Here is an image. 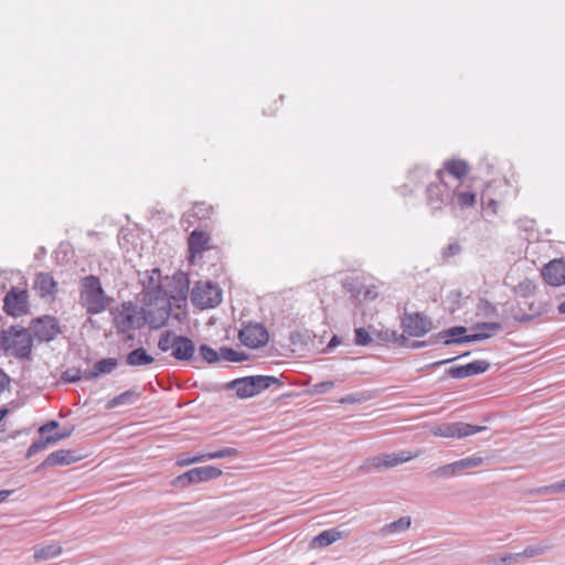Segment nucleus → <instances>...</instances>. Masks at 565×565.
Returning a JSON list of instances; mask_svg holds the SVG:
<instances>
[{"instance_id":"c756f323","label":"nucleus","mask_w":565,"mask_h":565,"mask_svg":"<svg viewBox=\"0 0 565 565\" xmlns=\"http://www.w3.org/2000/svg\"><path fill=\"white\" fill-rule=\"evenodd\" d=\"M455 199L460 209L472 207L476 204V193L471 191H459L455 190Z\"/></svg>"},{"instance_id":"a211bd4d","label":"nucleus","mask_w":565,"mask_h":565,"mask_svg":"<svg viewBox=\"0 0 565 565\" xmlns=\"http://www.w3.org/2000/svg\"><path fill=\"white\" fill-rule=\"evenodd\" d=\"M544 280L551 286H562L565 284V262L563 259H553L542 269Z\"/></svg>"},{"instance_id":"72a5a7b5","label":"nucleus","mask_w":565,"mask_h":565,"mask_svg":"<svg viewBox=\"0 0 565 565\" xmlns=\"http://www.w3.org/2000/svg\"><path fill=\"white\" fill-rule=\"evenodd\" d=\"M221 359H224L230 362H242L247 359V355L243 352H238L232 348H221L220 350Z\"/></svg>"},{"instance_id":"9d476101","label":"nucleus","mask_w":565,"mask_h":565,"mask_svg":"<svg viewBox=\"0 0 565 565\" xmlns=\"http://www.w3.org/2000/svg\"><path fill=\"white\" fill-rule=\"evenodd\" d=\"M486 426H477L462 422L441 423L430 428L431 435L443 438H466L486 430Z\"/></svg>"},{"instance_id":"cd10ccee","label":"nucleus","mask_w":565,"mask_h":565,"mask_svg":"<svg viewBox=\"0 0 565 565\" xmlns=\"http://www.w3.org/2000/svg\"><path fill=\"white\" fill-rule=\"evenodd\" d=\"M160 278L161 271L158 268H153L150 271H146L145 277L141 280L143 286L142 296L145 295V292L152 291L153 289L157 288H162Z\"/></svg>"},{"instance_id":"a878e982","label":"nucleus","mask_w":565,"mask_h":565,"mask_svg":"<svg viewBox=\"0 0 565 565\" xmlns=\"http://www.w3.org/2000/svg\"><path fill=\"white\" fill-rule=\"evenodd\" d=\"M342 537V534L337 529H329L322 531L317 536L312 539L311 545L312 547H327L332 543L337 542Z\"/></svg>"},{"instance_id":"603ef678","label":"nucleus","mask_w":565,"mask_h":565,"mask_svg":"<svg viewBox=\"0 0 565 565\" xmlns=\"http://www.w3.org/2000/svg\"><path fill=\"white\" fill-rule=\"evenodd\" d=\"M58 422L51 420L39 428V433L43 436L45 433L51 431L58 427Z\"/></svg>"},{"instance_id":"412c9836","label":"nucleus","mask_w":565,"mask_h":565,"mask_svg":"<svg viewBox=\"0 0 565 565\" xmlns=\"http://www.w3.org/2000/svg\"><path fill=\"white\" fill-rule=\"evenodd\" d=\"M34 289L41 298H53L57 292V282L49 273H39L34 280Z\"/></svg>"},{"instance_id":"de8ad7c7","label":"nucleus","mask_w":565,"mask_h":565,"mask_svg":"<svg viewBox=\"0 0 565 565\" xmlns=\"http://www.w3.org/2000/svg\"><path fill=\"white\" fill-rule=\"evenodd\" d=\"M521 557H522L521 553H511V554H505L503 556H500L499 558L494 559L493 562L497 565H501V564H505V563H510V562H516Z\"/></svg>"},{"instance_id":"774afa93","label":"nucleus","mask_w":565,"mask_h":565,"mask_svg":"<svg viewBox=\"0 0 565 565\" xmlns=\"http://www.w3.org/2000/svg\"><path fill=\"white\" fill-rule=\"evenodd\" d=\"M564 492H565V478L562 480Z\"/></svg>"},{"instance_id":"dca6fc26","label":"nucleus","mask_w":565,"mask_h":565,"mask_svg":"<svg viewBox=\"0 0 565 565\" xmlns=\"http://www.w3.org/2000/svg\"><path fill=\"white\" fill-rule=\"evenodd\" d=\"M137 306L131 301L122 302L114 313V324L118 332L126 333L135 328Z\"/></svg>"},{"instance_id":"f8f14e48","label":"nucleus","mask_w":565,"mask_h":565,"mask_svg":"<svg viewBox=\"0 0 565 565\" xmlns=\"http://www.w3.org/2000/svg\"><path fill=\"white\" fill-rule=\"evenodd\" d=\"M401 327L409 337H423L431 330L433 321L422 312H404Z\"/></svg>"},{"instance_id":"a19ab883","label":"nucleus","mask_w":565,"mask_h":565,"mask_svg":"<svg viewBox=\"0 0 565 565\" xmlns=\"http://www.w3.org/2000/svg\"><path fill=\"white\" fill-rule=\"evenodd\" d=\"M461 252V246L458 242L454 241V242H450L448 245H446L443 249H441V256L444 259H447L449 257H454L458 254H460Z\"/></svg>"},{"instance_id":"09e8293b","label":"nucleus","mask_w":565,"mask_h":565,"mask_svg":"<svg viewBox=\"0 0 565 565\" xmlns=\"http://www.w3.org/2000/svg\"><path fill=\"white\" fill-rule=\"evenodd\" d=\"M205 460V457H203V455H199V456H195V457H189L186 455H183L182 458H180L178 460V463L181 465V466H185V465H191V463H194V462H200V461H203Z\"/></svg>"},{"instance_id":"9b49d317","label":"nucleus","mask_w":565,"mask_h":565,"mask_svg":"<svg viewBox=\"0 0 565 565\" xmlns=\"http://www.w3.org/2000/svg\"><path fill=\"white\" fill-rule=\"evenodd\" d=\"M222 475V470L214 466H204L193 468L173 480L175 487H189L190 484L210 481L218 478Z\"/></svg>"},{"instance_id":"13d9d810","label":"nucleus","mask_w":565,"mask_h":565,"mask_svg":"<svg viewBox=\"0 0 565 565\" xmlns=\"http://www.w3.org/2000/svg\"><path fill=\"white\" fill-rule=\"evenodd\" d=\"M379 337L381 340H384V341H392V335H391V331L386 330L384 332H380L379 333Z\"/></svg>"},{"instance_id":"ddd939ff","label":"nucleus","mask_w":565,"mask_h":565,"mask_svg":"<svg viewBox=\"0 0 565 565\" xmlns=\"http://www.w3.org/2000/svg\"><path fill=\"white\" fill-rule=\"evenodd\" d=\"M239 341L247 348L258 349L268 343L269 334L260 323H247L238 333Z\"/></svg>"},{"instance_id":"20e7f679","label":"nucleus","mask_w":565,"mask_h":565,"mask_svg":"<svg viewBox=\"0 0 565 565\" xmlns=\"http://www.w3.org/2000/svg\"><path fill=\"white\" fill-rule=\"evenodd\" d=\"M79 298L82 306L86 309L88 315H99L104 312L113 301L103 289L99 278L94 275L82 278Z\"/></svg>"},{"instance_id":"c03bdc74","label":"nucleus","mask_w":565,"mask_h":565,"mask_svg":"<svg viewBox=\"0 0 565 565\" xmlns=\"http://www.w3.org/2000/svg\"><path fill=\"white\" fill-rule=\"evenodd\" d=\"M74 428H64L62 431L47 436V443L53 445L72 436Z\"/></svg>"},{"instance_id":"8fccbe9b","label":"nucleus","mask_w":565,"mask_h":565,"mask_svg":"<svg viewBox=\"0 0 565 565\" xmlns=\"http://www.w3.org/2000/svg\"><path fill=\"white\" fill-rule=\"evenodd\" d=\"M392 335V342L398 344L399 347H405L408 343V339L404 335L398 333L397 331H391Z\"/></svg>"},{"instance_id":"58836bf2","label":"nucleus","mask_w":565,"mask_h":565,"mask_svg":"<svg viewBox=\"0 0 565 565\" xmlns=\"http://www.w3.org/2000/svg\"><path fill=\"white\" fill-rule=\"evenodd\" d=\"M484 459L480 456H471L467 458H462L458 460L460 468L462 470L480 467L483 463Z\"/></svg>"},{"instance_id":"5fc2aeb1","label":"nucleus","mask_w":565,"mask_h":565,"mask_svg":"<svg viewBox=\"0 0 565 565\" xmlns=\"http://www.w3.org/2000/svg\"><path fill=\"white\" fill-rule=\"evenodd\" d=\"M340 343V339L337 337V335H333L330 340V342L328 343L327 348H326V351H330L332 350L333 348H335L338 344Z\"/></svg>"},{"instance_id":"f03ea898","label":"nucleus","mask_w":565,"mask_h":565,"mask_svg":"<svg viewBox=\"0 0 565 565\" xmlns=\"http://www.w3.org/2000/svg\"><path fill=\"white\" fill-rule=\"evenodd\" d=\"M145 322L151 329L162 328L171 312V302L163 288H157L145 292L140 308Z\"/></svg>"},{"instance_id":"4c0bfd02","label":"nucleus","mask_w":565,"mask_h":565,"mask_svg":"<svg viewBox=\"0 0 565 565\" xmlns=\"http://www.w3.org/2000/svg\"><path fill=\"white\" fill-rule=\"evenodd\" d=\"M354 342L358 345H369L372 342V338L366 329L358 328L354 330Z\"/></svg>"},{"instance_id":"0eeeda50","label":"nucleus","mask_w":565,"mask_h":565,"mask_svg":"<svg viewBox=\"0 0 565 565\" xmlns=\"http://www.w3.org/2000/svg\"><path fill=\"white\" fill-rule=\"evenodd\" d=\"M158 348L162 352L171 351V355L178 361H190L195 353V345L190 338L177 335L170 330L160 335Z\"/></svg>"},{"instance_id":"49530a36","label":"nucleus","mask_w":565,"mask_h":565,"mask_svg":"<svg viewBox=\"0 0 565 565\" xmlns=\"http://www.w3.org/2000/svg\"><path fill=\"white\" fill-rule=\"evenodd\" d=\"M364 401V396L361 393H351L339 399L340 404H355Z\"/></svg>"},{"instance_id":"39448f33","label":"nucleus","mask_w":565,"mask_h":565,"mask_svg":"<svg viewBox=\"0 0 565 565\" xmlns=\"http://www.w3.org/2000/svg\"><path fill=\"white\" fill-rule=\"evenodd\" d=\"M33 348L32 334L25 329L12 326L3 330L2 350L19 360L30 359Z\"/></svg>"},{"instance_id":"1a4fd4ad","label":"nucleus","mask_w":565,"mask_h":565,"mask_svg":"<svg viewBox=\"0 0 565 565\" xmlns=\"http://www.w3.org/2000/svg\"><path fill=\"white\" fill-rule=\"evenodd\" d=\"M418 456V452L412 454L406 450L391 454H382L380 456L372 457L363 465L359 467L360 470L371 472L372 470H381L396 467L405 463Z\"/></svg>"},{"instance_id":"b1692460","label":"nucleus","mask_w":565,"mask_h":565,"mask_svg":"<svg viewBox=\"0 0 565 565\" xmlns=\"http://www.w3.org/2000/svg\"><path fill=\"white\" fill-rule=\"evenodd\" d=\"M141 393L137 390H128L124 393L110 398L107 404V409H113L122 405H132L139 401Z\"/></svg>"},{"instance_id":"7ed1b4c3","label":"nucleus","mask_w":565,"mask_h":565,"mask_svg":"<svg viewBox=\"0 0 565 565\" xmlns=\"http://www.w3.org/2000/svg\"><path fill=\"white\" fill-rule=\"evenodd\" d=\"M473 329L478 332L472 334H465L467 332V328L457 326L443 330L437 335H435V338L436 340H443L445 345L477 342L489 339L498 331H501L502 324L499 322H481L475 324Z\"/></svg>"},{"instance_id":"423d86ee","label":"nucleus","mask_w":565,"mask_h":565,"mask_svg":"<svg viewBox=\"0 0 565 565\" xmlns=\"http://www.w3.org/2000/svg\"><path fill=\"white\" fill-rule=\"evenodd\" d=\"M273 384H280V381L275 376L254 375L235 379L226 383L224 388L234 390L238 398H249L262 393Z\"/></svg>"},{"instance_id":"4d7b16f0","label":"nucleus","mask_w":565,"mask_h":565,"mask_svg":"<svg viewBox=\"0 0 565 565\" xmlns=\"http://www.w3.org/2000/svg\"><path fill=\"white\" fill-rule=\"evenodd\" d=\"M429 343H431V341H413L409 347L412 349H419L428 345Z\"/></svg>"},{"instance_id":"864d4df0","label":"nucleus","mask_w":565,"mask_h":565,"mask_svg":"<svg viewBox=\"0 0 565 565\" xmlns=\"http://www.w3.org/2000/svg\"><path fill=\"white\" fill-rule=\"evenodd\" d=\"M457 358H451V359H446V360H441V361H437V362H434L429 365H427L426 367H437V366H441V365H445V364H448L452 361H455Z\"/></svg>"},{"instance_id":"e2e57ef3","label":"nucleus","mask_w":565,"mask_h":565,"mask_svg":"<svg viewBox=\"0 0 565 565\" xmlns=\"http://www.w3.org/2000/svg\"><path fill=\"white\" fill-rule=\"evenodd\" d=\"M364 297H365L366 299H374V298L376 297V292H375V291H373V290L367 289V290L365 291Z\"/></svg>"},{"instance_id":"bf43d9fd","label":"nucleus","mask_w":565,"mask_h":565,"mask_svg":"<svg viewBox=\"0 0 565 565\" xmlns=\"http://www.w3.org/2000/svg\"><path fill=\"white\" fill-rule=\"evenodd\" d=\"M12 490H1L0 491V503L7 500V498L12 493Z\"/></svg>"},{"instance_id":"393cba45","label":"nucleus","mask_w":565,"mask_h":565,"mask_svg":"<svg viewBox=\"0 0 565 565\" xmlns=\"http://www.w3.org/2000/svg\"><path fill=\"white\" fill-rule=\"evenodd\" d=\"M153 361L154 359L141 347L134 349L126 356V363L129 366H145L151 364Z\"/></svg>"},{"instance_id":"4468645a","label":"nucleus","mask_w":565,"mask_h":565,"mask_svg":"<svg viewBox=\"0 0 565 565\" xmlns=\"http://www.w3.org/2000/svg\"><path fill=\"white\" fill-rule=\"evenodd\" d=\"M28 298L29 295L25 289L12 287L3 299L4 311L13 317L25 315L29 309Z\"/></svg>"},{"instance_id":"6e6552de","label":"nucleus","mask_w":565,"mask_h":565,"mask_svg":"<svg viewBox=\"0 0 565 565\" xmlns=\"http://www.w3.org/2000/svg\"><path fill=\"white\" fill-rule=\"evenodd\" d=\"M191 301L201 309L214 308L222 301V291L211 281H198L191 291Z\"/></svg>"},{"instance_id":"f257e3e1","label":"nucleus","mask_w":565,"mask_h":565,"mask_svg":"<svg viewBox=\"0 0 565 565\" xmlns=\"http://www.w3.org/2000/svg\"><path fill=\"white\" fill-rule=\"evenodd\" d=\"M445 171L436 170L433 174L424 167H415L409 171L408 180L415 185L426 186V204L433 215L443 211L445 207H454L455 189L444 181Z\"/></svg>"},{"instance_id":"4be33fe9","label":"nucleus","mask_w":565,"mask_h":565,"mask_svg":"<svg viewBox=\"0 0 565 565\" xmlns=\"http://www.w3.org/2000/svg\"><path fill=\"white\" fill-rule=\"evenodd\" d=\"M210 236L199 230H194L188 239L189 253L192 257L202 254L204 250L210 249Z\"/></svg>"},{"instance_id":"6ab92c4d","label":"nucleus","mask_w":565,"mask_h":565,"mask_svg":"<svg viewBox=\"0 0 565 565\" xmlns=\"http://www.w3.org/2000/svg\"><path fill=\"white\" fill-rule=\"evenodd\" d=\"M79 459L81 456L76 455L75 451L68 449H60L50 454L39 466V469L55 466H68L78 461Z\"/></svg>"},{"instance_id":"e433bc0d","label":"nucleus","mask_w":565,"mask_h":565,"mask_svg":"<svg viewBox=\"0 0 565 565\" xmlns=\"http://www.w3.org/2000/svg\"><path fill=\"white\" fill-rule=\"evenodd\" d=\"M53 445L52 443H47V436L42 437L41 439L32 443L26 450V458H31L38 452L44 450L47 446Z\"/></svg>"},{"instance_id":"f3484780","label":"nucleus","mask_w":565,"mask_h":565,"mask_svg":"<svg viewBox=\"0 0 565 565\" xmlns=\"http://www.w3.org/2000/svg\"><path fill=\"white\" fill-rule=\"evenodd\" d=\"M490 363L486 360H476L466 365L452 366L447 370V374L452 379H466L489 370Z\"/></svg>"},{"instance_id":"bb28decb","label":"nucleus","mask_w":565,"mask_h":565,"mask_svg":"<svg viewBox=\"0 0 565 565\" xmlns=\"http://www.w3.org/2000/svg\"><path fill=\"white\" fill-rule=\"evenodd\" d=\"M61 553V545L58 543H52L44 546H35L33 556L35 561H47L57 557Z\"/></svg>"},{"instance_id":"2eb2a0df","label":"nucleus","mask_w":565,"mask_h":565,"mask_svg":"<svg viewBox=\"0 0 565 565\" xmlns=\"http://www.w3.org/2000/svg\"><path fill=\"white\" fill-rule=\"evenodd\" d=\"M31 330L39 342H50L61 333L57 320L50 316L34 319Z\"/></svg>"},{"instance_id":"c9c22d12","label":"nucleus","mask_w":565,"mask_h":565,"mask_svg":"<svg viewBox=\"0 0 565 565\" xmlns=\"http://www.w3.org/2000/svg\"><path fill=\"white\" fill-rule=\"evenodd\" d=\"M237 452L238 451L235 448L224 447L217 451L203 454V457H205V459H221L226 457H234L237 455Z\"/></svg>"},{"instance_id":"69168bd1","label":"nucleus","mask_w":565,"mask_h":565,"mask_svg":"<svg viewBox=\"0 0 565 565\" xmlns=\"http://www.w3.org/2000/svg\"><path fill=\"white\" fill-rule=\"evenodd\" d=\"M559 313L565 315V301L561 302L557 307Z\"/></svg>"},{"instance_id":"0e129e2a","label":"nucleus","mask_w":565,"mask_h":565,"mask_svg":"<svg viewBox=\"0 0 565 565\" xmlns=\"http://www.w3.org/2000/svg\"><path fill=\"white\" fill-rule=\"evenodd\" d=\"M9 409L7 407L0 408V422L8 415Z\"/></svg>"},{"instance_id":"2f4dec72","label":"nucleus","mask_w":565,"mask_h":565,"mask_svg":"<svg viewBox=\"0 0 565 565\" xmlns=\"http://www.w3.org/2000/svg\"><path fill=\"white\" fill-rule=\"evenodd\" d=\"M411 518L402 516L398 520L386 524L384 531L387 533L404 532L411 526Z\"/></svg>"},{"instance_id":"052dcab7","label":"nucleus","mask_w":565,"mask_h":565,"mask_svg":"<svg viewBox=\"0 0 565 565\" xmlns=\"http://www.w3.org/2000/svg\"><path fill=\"white\" fill-rule=\"evenodd\" d=\"M515 319L520 322L530 321L532 319V316L523 313L521 316L515 317Z\"/></svg>"},{"instance_id":"a18cd8bd","label":"nucleus","mask_w":565,"mask_h":565,"mask_svg":"<svg viewBox=\"0 0 565 565\" xmlns=\"http://www.w3.org/2000/svg\"><path fill=\"white\" fill-rule=\"evenodd\" d=\"M539 493L542 494H548V493H562L564 492L562 480L558 482H555L550 486L542 487L537 490Z\"/></svg>"},{"instance_id":"680f3d73","label":"nucleus","mask_w":565,"mask_h":565,"mask_svg":"<svg viewBox=\"0 0 565 565\" xmlns=\"http://www.w3.org/2000/svg\"><path fill=\"white\" fill-rule=\"evenodd\" d=\"M44 255H46V248L42 246L39 248L38 253L35 254V258H41Z\"/></svg>"},{"instance_id":"3c124183","label":"nucleus","mask_w":565,"mask_h":565,"mask_svg":"<svg viewBox=\"0 0 565 565\" xmlns=\"http://www.w3.org/2000/svg\"><path fill=\"white\" fill-rule=\"evenodd\" d=\"M11 383V380L3 370L0 369V394L4 392Z\"/></svg>"},{"instance_id":"7c9ffc66","label":"nucleus","mask_w":565,"mask_h":565,"mask_svg":"<svg viewBox=\"0 0 565 565\" xmlns=\"http://www.w3.org/2000/svg\"><path fill=\"white\" fill-rule=\"evenodd\" d=\"M552 548V545L547 542H541L535 545L527 546L521 553L522 557H534L539 555H543Z\"/></svg>"},{"instance_id":"6e6d98bb","label":"nucleus","mask_w":565,"mask_h":565,"mask_svg":"<svg viewBox=\"0 0 565 565\" xmlns=\"http://www.w3.org/2000/svg\"><path fill=\"white\" fill-rule=\"evenodd\" d=\"M454 476L460 475L463 470L460 468L458 460L450 463Z\"/></svg>"},{"instance_id":"c85d7f7f","label":"nucleus","mask_w":565,"mask_h":565,"mask_svg":"<svg viewBox=\"0 0 565 565\" xmlns=\"http://www.w3.org/2000/svg\"><path fill=\"white\" fill-rule=\"evenodd\" d=\"M445 171L455 178L458 186L459 180L468 172V166L461 160H450L445 162Z\"/></svg>"},{"instance_id":"ea45409f","label":"nucleus","mask_w":565,"mask_h":565,"mask_svg":"<svg viewBox=\"0 0 565 565\" xmlns=\"http://www.w3.org/2000/svg\"><path fill=\"white\" fill-rule=\"evenodd\" d=\"M429 477H433L436 479H444V478H452L455 476L451 471L450 463H447V465L440 466V467L434 469L433 471H430Z\"/></svg>"},{"instance_id":"338daca9","label":"nucleus","mask_w":565,"mask_h":565,"mask_svg":"<svg viewBox=\"0 0 565 565\" xmlns=\"http://www.w3.org/2000/svg\"><path fill=\"white\" fill-rule=\"evenodd\" d=\"M2 337H3V331L0 332V350H2Z\"/></svg>"},{"instance_id":"5701e85b","label":"nucleus","mask_w":565,"mask_h":565,"mask_svg":"<svg viewBox=\"0 0 565 565\" xmlns=\"http://www.w3.org/2000/svg\"><path fill=\"white\" fill-rule=\"evenodd\" d=\"M118 366V361L115 358H106L97 361L93 369L84 374V379L93 381L104 374H110Z\"/></svg>"},{"instance_id":"aec40b11","label":"nucleus","mask_w":565,"mask_h":565,"mask_svg":"<svg viewBox=\"0 0 565 565\" xmlns=\"http://www.w3.org/2000/svg\"><path fill=\"white\" fill-rule=\"evenodd\" d=\"M190 290V279L184 273H178L173 276L170 290V299L174 301H186Z\"/></svg>"},{"instance_id":"473e14b6","label":"nucleus","mask_w":565,"mask_h":565,"mask_svg":"<svg viewBox=\"0 0 565 565\" xmlns=\"http://www.w3.org/2000/svg\"><path fill=\"white\" fill-rule=\"evenodd\" d=\"M535 289H536L535 284L532 280L524 279L523 281L519 282L515 286L514 291L520 297L529 298L534 295Z\"/></svg>"},{"instance_id":"79ce46f5","label":"nucleus","mask_w":565,"mask_h":565,"mask_svg":"<svg viewBox=\"0 0 565 565\" xmlns=\"http://www.w3.org/2000/svg\"><path fill=\"white\" fill-rule=\"evenodd\" d=\"M334 387V382L323 381L316 383L311 386L310 392L312 394H326Z\"/></svg>"},{"instance_id":"37998d69","label":"nucleus","mask_w":565,"mask_h":565,"mask_svg":"<svg viewBox=\"0 0 565 565\" xmlns=\"http://www.w3.org/2000/svg\"><path fill=\"white\" fill-rule=\"evenodd\" d=\"M82 377V372L78 369H67L62 375L63 381L67 383H76Z\"/></svg>"},{"instance_id":"f704fd0d","label":"nucleus","mask_w":565,"mask_h":565,"mask_svg":"<svg viewBox=\"0 0 565 565\" xmlns=\"http://www.w3.org/2000/svg\"><path fill=\"white\" fill-rule=\"evenodd\" d=\"M202 359L209 364L216 363L221 360L220 353L207 344H202L199 348Z\"/></svg>"}]
</instances>
